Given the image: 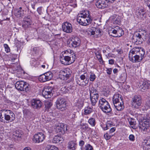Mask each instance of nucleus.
Instances as JSON below:
<instances>
[{"label": "nucleus", "instance_id": "obj_1", "mask_svg": "<svg viewBox=\"0 0 150 150\" xmlns=\"http://www.w3.org/2000/svg\"><path fill=\"white\" fill-rule=\"evenodd\" d=\"M145 54L144 50L138 47L133 48L129 51L128 57L129 60L133 63L140 62L144 58Z\"/></svg>", "mask_w": 150, "mask_h": 150}, {"label": "nucleus", "instance_id": "obj_2", "mask_svg": "<svg viewBox=\"0 0 150 150\" xmlns=\"http://www.w3.org/2000/svg\"><path fill=\"white\" fill-rule=\"evenodd\" d=\"M67 126L66 125L61 123L57 125L56 127L55 132L58 133L60 136H55L52 139V142L54 143H57L60 142L62 143L63 141V138L61 136L67 132Z\"/></svg>", "mask_w": 150, "mask_h": 150}, {"label": "nucleus", "instance_id": "obj_3", "mask_svg": "<svg viewBox=\"0 0 150 150\" xmlns=\"http://www.w3.org/2000/svg\"><path fill=\"white\" fill-rule=\"evenodd\" d=\"M66 54V55H63V57H60V59L61 63L64 65H68L73 63L75 61L76 56L75 54L74 55L71 54L69 53L68 51L66 50L64 52V54Z\"/></svg>", "mask_w": 150, "mask_h": 150}, {"label": "nucleus", "instance_id": "obj_4", "mask_svg": "<svg viewBox=\"0 0 150 150\" xmlns=\"http://www.w3.org/2000/svg\"><path fill=\"white\" fill-rule=\"evenodd\" d=\"M98 106L104 112L110 113L112 111L109 103L104 98H102L99 100Z\"/></svg>", "mask_w": 150, "mask_h": 150}, {"label": "nucleus", "instance_id": "obj_5", "mask_svg": "<svg viewBox=\"0 0 150 150\" xmlns=\"http://www.w3.org/2000/svg\"><path fill=\"white\" fill-rule=\"evenodd\" d=\"M89 91L91 104L92 105L95 106L97 103L99 96L98 92L93 87L89 88Z\"/></svg>", "mask_w": 150, "mask_h": 150}, {"label": "nucleus", "instance_id": "obj_6", "mask_svg": "<svg viewBox=\"0 0 150 150\" xmlns=\"http://www.w3.org/2000/svg\"><path fill=\"white\" fill-rule=\"evenodd\" d=\"M15 87L18 90L26 92L28 91L30 89L29 85L23 81H17L15 84Z\"/></svg>", "mask_w": 150, "mask_h": 150}, {"label": "nucleus", "instance_id": "obj_7", "mask_svg": "<svg viewBox=\"0 0 150 150\" xmlns=\"http://www.w3.org/2000/svg\"><path fill=\"white\" fill-rule=\"evenodd\" d=\"M142 103V99L139 95H135L132 98L131 104L133 108H139L141 106Z\"/></svg>", "mask_w": 150, "mask_h": 150}, {"label": "nucleus", "instance_id": "obj_8", "mask_svg": "<svg viewBox=\"0 0 150 150\" xmlns=\"http://www.w3.org/2000/svg\"><path fill=\"white\" fill-rule=\"evenodd\" d=\"M3 114L4 116V119L7 121L12 122L15 119V116L11 111L8 110H3Z\"/></svg>", "mask_w": 150, "mask_h": 150}, {"label": "nucleus", "instance_id": "obj_9", "mask_svg": "<svg viewBox=\"0 0 150 150\" xmlns=\"http://www.w3.org/2000/svg\"><path fill=\"white\" fill-rule=\"evenodd\" d=\"M77 21L81 25L86 26L91 24L92 19H87L81 16V14H78L77 16Z\"/></svg>", "mask_w": 150, "mask_h": 150}, {"label": "nucleus", "instance_id": "obj_10", "mask_svg": "<svg viewBox=\"0 0 150 150\" xmlns=\"http://www.w3.org/2000/svg\"><path fill=\"white\" fill-rule=\"evenodd\" d=\"M81 43V40L77 37H73L68 44L69 46L72 48H75L79 46Z\"/></svg>", "mask_w": 150, "mask_h": 150}, {"label": "nucleus", "instance_id": "obj_11", "mask_svg": "<svg viewBox=\"0 0 150 150\" xmlns=\"http://www.w3.org/2000/svg\"><path fill=\"white\" fill-rule=\"evenodd\" d=\"M53 77V74L51 71L47 72L42 74L39 77V80L42 82L50 80Z\"/></svg>", "mask_w": 150, "mask_h": 150}, {"label": "nucleus", "instance_id": "obj_12", "mask_svg": "<svg viewBox=\"0 0 150 150\" xmlns=\"http://www.w3.org/2000/svg\"><path fill=\"white\" fill-rule=\"evenodd\" d=\"M56 103L57 108L62 111L65 110L66 103L64 99L59 98L57 100Z\"/></svg>", "mask_w": 150, "mask_h": 150}, {"label": "nucleus", "instance_id": "obj_13", "mask_svg": "<svg viewBox=\"0 0 150 150\" xmlns=\"http://www.w3.org/2000/svg\"><path fill=\"white\" fill-rule=\"evenodd\" d=\"M60 73L61 79L67 80L71 75V71L69 68H66L61 70Z\"/></svg>", "mask_w": 150, "mask_h": 150}, {"label": "nucleus", "instance_id": "obj_14", "mask_svg": "<svg viewBox=\"0 0 150 150\" xmlns=\"http://www.w3.org/2000/svg\"><path fill=\"white\" fill-rule=\"evenodd\" d=\"M45 137V134L42 133L38 132L34 136L33 141L36 143H39L42 142Z\"/></svg>", "mask_w": 150, "mask_h": 150}, {"label": "nucleus", "instance_id": "obj_15", "mask_svg": "<svg viewBox=\"0 0 150 150\" xmlns=\"http://www.w3.org/2000/svg\"><path fill=\"white\" fill-rule=\"evenodd\" d=\"M88 34L90 36L101 35H102V31L100 29H96L95 27H92L88 29L87 31Z\"/></svg>", "mask_w": 150, "mask_h": 150}, {"label": "nucleus", "instance_id": "obj_16", "mask_svg": "<svg viewBox=\"0 0 150 150\" xmlns=\"http://www.w3.org/2000/svg\"><path fill=\"white\" fill-rule=\"evenodd\" d=\"M62 30L64 32L67 33H71L72 31L71 24L67 22L64 23L62 25Z\"/></svg>", "mask_w": 150, "mask_h": 150}, {"label": "nucleus", "instance_id": "obj_17", "mask_svg": "<svg viewBox=\"0 0 150 150\" xmlns=\"http://www.w3.org/2000/svg\"><path fill=\"white\" fill-rule=\"evenodd\" d=\"M139 86L143 90L146 91L150 87V83L146 81H141L139 82Z\"/></svg>", "mask_w": 150, "mask_h": 150}, {"label": "nucleus", "instance_id": "obj_18", "mask_svg": "<svg viewBox=\"0 0 150 150\" xmlns=\"http://www.w3.org/2000/svg\"><path fill=\"white\" fill-rule=\"evenodd\" d=\"M80 78L81 80H83V81L81 82L80 80H77V82L78 84L81 86H84L87 85L88 82V79H87V78L86 79V76L82 74L81 75Z\"/></svg>", "mask_w": 150, "mask_h": 150}, {"label": "nucleus", "instance_id": "obj_19", "mask_svg": "<svg viewBox=\"0 0 150 150\" xmlns=\"http://www.w3.org/2000/svg\"><path fill=\"white\" fill-rule=\"evenodd\" d=\"M106 0H98L96 2V5L98 8L103 9L108 6Z\"/></svg>", "mask_w": 150, "mask_h": 150}, {"label": "nucleus", "instance_id": "obj_20", "mask_svg": "<svg viewBox=\"0 0 150 150\" xmlns=\"http://www.w3.org/2000/svg\"><path fill=\"white\" fill-rule=\"evenodd\" d=\"M31 106L34 109H40L42 106V102L39 100L33 99L31 101Z\"/></svg>", "mask_w": 150, "mask_h": 150}, {"label": "nucleus", "instance_id": "obj_21", "mask_svg": "<svg viewBox=\"0 0 150 150\" xmlns=\"http://www.w3.org/2000/svg\"><path fill=\"white\" fill-rule=\"evenodd\" d=\"M51 88H46L42 91V95L45 98H50L52 95V91Z\"/></svg>", "mask_w": 150, "mask_h": 150}, {"label": "nucleus", "instance_id": "obj_22", "mask_svg": "<svg viewBox=\"0 0 150 150\" xmlns=\"http://www.w3.org/2000/svg\"><path fill=\"white\" fill-rule=\"evenodd\" d=\"M149 120H148L146 121H144V122H142V124H140L139 126V128L144 132H147L149 129Z\"/></svg>", "mask_w": 150, "mask_h": 150}, {"label": "nucleus", "instance_id": "obj_23", "mask_svg": "<svg viewBox=\"0 0 150 150\" xmlns=\"http://www.w3.org/2000/svg\"><path fill=\"white\" fill-rule=\"evenodd\" d=\"M113 103L122 102L123 98H122L121 95L118 93H115L113 97Z\"/></svg>", "mask_w": 150, "mask_h": 150}, {"label": "nucleus", "instance_id": "obj_24", "mask_svg": "<svg viewBox=\"0 0 150 150\" xmlns=\"http://www.w3.org/2000/svg\"><path fill=\"white\" fill-rule=\"evenodd\" d=\"M113 104L115 107L117 111H121L124 108L123 101L114 103Z\"/></svg>", "mask_w": 150, "mask_h": 150}, {"label": "nucleus", "instance_id": "obj_25", "mask_svg": "<svg viewBox=\"0 0 150 150\" xmlns=\"http://www.w3.org/2000/svg\"><path fill=\"white\" fill-rule=\"evenodd\" d=\"M77 144L76 141H70L68 144V148L69 149L75 150L76 148Z\"/></svg>", "mask_w": 150, "mask_h": 150}, {"label": "nucleus", "instance_id": "obj_26", "mask_svg": "<svg viewBox=\"0 0 150 150\" xmlns=\"http://www.w3.org/2000/svg\"><path fill=\"white\" fill-rule=\"evenodd\" d=\"M79 14H81V16L82 15L83 17H84L87 19L90 18L91 19H92L93 20V18L91 17L90 11L88 10H84L83 11H82L81 13H79Z\"/></svg>", "mask_w": 150, "mask_h": 150}, {"label": "nucleus", "instance_id": "obj_27", "mask_svg": "<svg viewBox=\"0 0 150 150\" xmlns=\"http://www.w3.org/2000/svg\"><path fill=\"white\" fill-rule=\"evenodd\" d=\"M128 120L131 127L134 129H136L137 127L136 126V121L135 120L132 118L129 117Z\"/></svg>", "mask_w": 150, "mask_h": 150}, {"label": "nucleus", "instance_id": "obj_28", "mask_svg": "<svg viewBox=\"0 0 150 150\" xmlns=\"http://www.w3.org/2000/svg\"><path fill=\"white\" fill-rule=\"evenodd\" d=\"M24 113L26 116V117L30 119L32 118L33 119H34V115L33 113L31 112L28 110H25L24 111Z\"/></svg>", "mask_w": 150, "mask_h": 150}, {"label": "nucleus", "instance_id": "obj_29", "mask_svg": "<svg viewBox=\"0 0 150 150\" xmlns=\"http://www.w3.org/2000/svg\"><path fill=\"white\" fill-rule=\"evenodd\" d=\"M32 23L31 21L30 18H26L24 21L22 26L24 28H26L29 27Z\"/></svg>", "mask_w": 150, "mask_h": 150}, {"label": "nucleus", "instance_id": "obj_30", "mask_svg": "<svg viewBox=\"0 0 150 150\" xmlns=\"http://www.w3.org/2000/svg\"><path fill=\"white\" fill-rule=\"evenodd\" d=\"M21 134L18 130H16L13 132V138L15 139H18V138L21 137Z\"/></svg>", "mask_w": 150, "mask_h": 150}, {"label": "nucleus", "instance_id": "obj_31", "mask_svg": "<svg viewBox=\"0 0 150 150\" xmlns=\"http://www.w3.org/2000/svg\"><path fill=\"white\" fill-rule=\"evenodd\" d=\"M127 75L125 73H122L119 76L118 80L120 83H124L127 78Z\"/></svg>", "mask_w": 150, "mask_h": 150}, {"label": "nucleus", "instance_id": "obj_32", "mask_svg": "<svg viewBox=\"0 0 150 150\" xmlns=\"http://www.w3.org/2000/svg\"><path fill=\"white\" fill-rule=\"evenodd\" d=\"M81 129L83 132L88 131L90 129L87 124L82 123L81 125Z\"/></svg>", "mask_w": 150, "mask_h": 150}, {"label": "nucleus", "instance_id": "obj_33", "mask_svg": "<svg viewBox=\"0 0 150 150\" xmlns=\"http://www.w3.org/2000/svg\"><path fill=\"white\" fill-rule=\"evenodd\" d=\"M115 29H117L116 35L115 37H120L123 34L124 31L121 28L117 27V28H115Z\"/></svg>", "mask_w": 150, "mask_h": 150}, {"label": "nucleus", "instance_id": "obj_34", "mask_svg": "<svg viewBox=\"0 0 150 150\" xmlns=\"http://www.w3.org/2000/svg\"><path fill=\"white\" fill-rule=\"evenodd\" d=\"M143 145L144 148L146 147V146L148 147V149L150 148V138H147L144 140L143 142Z\"/></svg>", "mask_w": 150, "mask_h": 150}, {"label": "nucleus", "instance_id": "obj_35", "mask_svg": "<svg viewBox=\"0 0 150 150\" xmlns=\"http://www.w3.org/2000/svg\"><path fill=\"white\" fill-rule=\"evenodd\" d=\"M24 10H16L15 12V15L18 18H20L24 15Z\"/></svg>", "mask_w": 150, "mask_h": 150}, {"label": "nucleus", "instance_id": "obj_36", "mask_svg": "<svg viewBox=\"0 0 150 150\" xmlns=\"http://www.w3.org/2000/svg\"><path fill=\"white\" fill-rule=\"evenodd\" d=\"M81 150H93V148L89 144H86L84 147H81Z\"/></svg>", "mask_w": 150, "mask_h": 150}, {"label": "nucleus", "instance_id": "obj_37", "mask_svg": "<svg viewBox=\"0 0 150 150\" xmlns=\"http://www.w3.org/2000/svg\"><path fill=\"white\" fill-rule=\"evenodd\" d=\"M34 119H33L32 118H30V119L29 118H26L25 120V125L27 126H30L31 125V123Z\"/></svg>", "mask_w": 150, "mask_h": 150}, {"label": "nucleus", "instance_id": "obj_38", "mask_svg": "<svg viewBox=\"0 0 150 150\" xmlns=\"http://www.w3.org/2000/svg\"><path fill=\"white\" fill-rule=\"evenodd\" d=\"M117 29H115L114 28H112L109 29L108 31L109 34L111 36H115L113 34H115L116 35Z\"/></svg>", "mask_w": 150, "mask_h": 150}, {"label": "nucleus", "instance_id": "obj_39", "mask_svg": "<svg viewBox=\"0 0 150 150\" xmlns=\"http://www.w3.org/2000/svg\"><path fill=\"white\" fill-rule=\"evenodd\" d=\"M45 150H58V149L55 146L47 145L46 148Z\"/></svg>", "mask_w": 150, "mask_h": 150}, {"label": "nucleus", "instance_id": "obj_40", "mask_svg": "<svg viewBox=\"0 0 150 150\" xmlns=\"http://www.w3.org/2000/svg\"><path fill=\"white\" fill-rule=\"evenodd\" d=\"M88 122L92 127H94L96 123V120L94 118H91L88 120Z\"/></svg>", "mask_w": 150, "mask_h": 150}, {"label": "nucleus", "instance_id": "obj_41", "mask_svg": "<svg viewBox=\"0 0 150 150\" xmlns=\"http://www.w3.org/2000/svg\"><path fill=\"white\" fill-rule=\"evenodd\" d=\"M92 112V109L90 107H87L84 109V114L87 115L90 114Z\"/></svg>", "mask_w": 150, "mask_h": 150}, {"label": "nucleus", "instance_id": "obj_42", "mask_svg": "<svg viewBox=\"0 0 150 150\" xmlns=\"http://www.w3.org/2000/svg\"><path fill=\"white\" fill-rule=\"evenodd\" d=\"M144 9H141L139 10V11L137 12V13L138 15L140 16L141 18H143L145 13H144Z\"/></svg>", "mask_w": 150, "mask_h": 150}, {"label": "nucleus", "instance_id": "obj_43", "mask_svg": "<svg viewBox=\"0 0 150 150\" xmlns=\"http://www.w3.org/2000/svg\"><path fill=\"white\" fill-rule=\"evenodd\" d=\"M96 77V76L94 74L91 73L89 76L90 80L91 81H94Z\"/></svg>", "mask_w": 150, "mask_h": 150}, {"label": "nucleus", "instance_id": "obj_44", "mask_svg": "<svg viewBox=\"0 0 150 150\" xmlns=\"http://www.w3.org/2000/svg\"><path fill=\"white\" fill-rule=\"evenodd\" d=\"M113 136V134H111L109 133H106L104 135V137L106 140H108L109 139Z\"/></svg>", "mask_w": 150, "mask_h": 150}, {"label": "nucleus", "instance_id": "obj_45", "mask_svg": "<svg viewBox=\"0 0 150 150\" xmlns=\"http://www.w3.org/2000/svg\"><path fill=\"white\" fill-rule=\"evenodd\" d=\"M45 105L47 108H49L52 105V103L50 101H46L45 102Z\"/></svg>", "mask_w": 150, "mask_h": 150}, {"label": "nucleus", "instance_id": "obj_46", "mask_svg": "<svg viewBox=\"0 0 150 150\" xmlns=\"http://www.w3.org/2000/svg\"><path fill=\"white\" fill-rule=\"evenodd\" d=\"M4 46L5 47V50L6 52L7 53L9 52H10V50L8 45L7 44H4Z\"/></svg>", "mask_w": 150, "mask_h": 150}, {"label": "nucleus", "instance_id": "obj_47", "mask_svg": "<svg viewBox=\"0 0 150 150\" xmlns=\"http://www.w3.org/2000/svg\"><path fill=\"white\" fill-rule=\"evenodd\" d=\"M96 57L101 64L103 63V60L101 55H98V56Z\"/></svg>", "mask_w": 150, "mask_h": 150}, {"label": "nucleus", "instance_id": "obj_48", "mask_svg": "<svg viewBox=\"0 0 150 150\" xmlns=\"http://www.w3.org/2000/svg\"><path fill=\"white\" fill-rule=\"evenodd\" d=\"M138 37L139 38H142L141 35L140 33H137L133 36V39H135V38H137Z\"/></svg>", "mask_w": 150, "mask_h": 150}, {"label": "nucleus", "instance_id": "obj_49", "mask_svg": "<svg viewBox=\"0 0 150 150\" xmlns=\"http://www.w3.org/2000/svg\"><path fill=\"white\" fill-rule=\"evenodd\" d=\"M146 43L149 45H150V33L146 37Z\"/></svg>", "mask_w": 150, "mask_h": 150}, {"label": "nucleus", "instance_id": "obj_50", "mask_svg": "<svg viewBox=\"0 0 150 150\" xmlns=\"http://www.w3.org/2000/svg\"><path fill=\"white\" fill-rule=\"evenodd\" d=\"M129 138L130 140L133 142L135 140V137L133 134L130 135L129 136Z\"/></svg>", "mask_w": 150, "mask_h": 150}, {"label": "nucleus", "instance_id": "obj_51", "mask_svg": "<svg viewBox=\"0 0 150 150\" xmlns=\"http://www.w3.org/2000/svg\"><path fill=\"white\" fill-rule=\"evenodd\" d=\"M100 126L104 130H107L109 129L108 127H107V125L106 124L104 125L103 124H101Z\"/></svg>", "mask_w": 150, "mask_h": 150}, {"label": "nucleus", "instance_id": "obj_52", "mask_svg": "<svg viewBox=\"0 0 150 150\" xmlns=\"http://www.w3.org/2000/svg\"><path fill=\"white\" fill-rule=\"evenodd\" d=\"M84 144V142L82 140H80L79 142V145L80 146H81V147H84L83 146Z\"/></svg>", "mask_w": 150, "mask_h": 150}, {"label": "nucleus", "instance_id": "obj_53", "mask_svg": "<svg viewBox=\"0 0 150 150\" xmlns=\"http://www.w3.org/2000/svg\"><path fill=\"white\" fill-rule=\"evenodd\" d=\"M112 69L111 68H107L106 70L107 74L109 75H110L112 72Z\"/></svg>", "mask_w": 150, "mask_h": 150}, {"label": "nucleus", "instance_id": "obj_54", "mask_svg": "<svg viewBox=\"0 0 150 150\" xmlns=\"http://www.w3.org/2000/svg\"><path fill=\"white\" fill-rule=\"evenodd\" d=\"M106 56L108 59L110 58V57H115V55L111 54L109 53L107 55H106Z\"/></svg>", "mask_w": 150, "mask_h": 150}, {"label": "nucleus", "instance_id": "obj_55", "mask_svg": "<svg viewBox=\"0 0 150 150\" xmlns=\"http://www.w3.org/2000/svg\"><path fill=\"white\" fill-rule=\"evenodd\" d=\"M115 130V127H112L110 129V130L109 133L111 134H112V133H113Z\"/></svg>", "mask_w": 150, "mask_h": 150}, {"label": "nucleus", "instance_id": "obj_56", "mask_svg": "<svg viewBox=\"0 0 150 150\" xmlns=\"http://www.w3.org/2000/svg\"><path fill=\"white\" fill-rule=\"evenodd\" d=\"M37 11L39 14L41 15L42 13L41 8L40 7L37 8Z\"/></svg>", "mask_w": 150, "mask_h": 150}, {"label": "nucleus", "instance_id": "obj_57", "mask_svg": "<svg viewBox=\"0 0 150 150\" xmlns=\"http://www.w3.org/2000/svg\"><path fill=\"white\" fill-rule=\"evenodd\" d=\"M111 123V122H108L106 124L107 125V127H108L109 129L110 127H111V125H112Z\"/></svg>", "mask_w": 150, "mask_h": 150}, {"label": "nucleus", "instance_id": "obj_58", "mask_svg": "<svg viewBox=\"0 0 150 150\" xmlns=\"http://www.w3.org/2000/svg\"><path fill=\"white\" fill-rule=\"evenodd\" d=\"M114 63V60L113 59H110L109 60V64H113Z\"/></svg>", "mask_w": 150, "mask_h": 150}, {"label": "nucleus", "instance_id": "obj_59", "mask_svg": "<svg viewBox=\"0 0 150 150\" xmlns=\"http://www.w3.org/2000/svg\"><path fill=\"white\" fill-rule=\"evenodd\" d=\"M67 87L69 89L72 90L74 89V86L71 85L69 84L67 85Z\"/></svg>", "mask_w": 150, "mask_h": 150}, {"label": "nucleus", "instance_id": "obj_60", "mask_svg": "<svg viewBox=\"0 0 150 150\" xmlns=\"http://www.w3.org/2000/svg\"><path fill=\"white\" fill-rule=\"evenodd\" d=\"M146 105L148 107H150V98L148 100L146 103Z\"/></svg>", "mask_w": 150, "mask_h": 150}, {"label": "nucleus", "instance_id": "obj_61", "mask_svg": "<svg viewBox=\"0 0 150 150\" xmlns=\"http://www.w3.org/2000/svg\"><path fill=\"white\" fill-rule=\"evenodd\" d=\"M142 38H139L138 37L137 38H135V39H133L134 40V41H135L136 42H140V40H141Z\"/></svg>", "mask_w": 150, "mask_h": 150}, {"label": "nucleus", "instance_id": "obj_62", "mask_svg": "<svg viewBox=\"0 0 150 150\" xmlns=\"http://www.w3.org/2000/svg\"><path fill=\"white\" fill-rule=\"evenodd\" d=\"M115 24H119L120 23V20H119V19H117V18H116L115 20Z\"/></svg>", "mask_w": 150, "mask_h": 150}, {"label": "nucleus", "instance_id": "obj_63", "mask_svg": "<svg viewBox=\"0 0 150 150\" xmlns=\"http://www.w3.org/2000/svg\"><path fill=\"white\" fill-rule=\"evenodd\" d=\"M118 72V70L117 69L115 68L113 70V72L114 74H117Z\"/></svg>", "mask_w": 150, "mask_h": 150}, {"label": "nucleus", "instance_id": "obj_64", "mask_svg": "<svg viewBox=\"0 0 150 150\" xmlns=\"http://www.w3.org/2000/svg\"><path fill=\"white\" fill-rule=\"evenodd\" d=\"M23 150H32L29 147H27L25 148Z\"/></svg>", "mask_w": 150, "mask_h": 150}]
</instances>
